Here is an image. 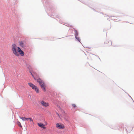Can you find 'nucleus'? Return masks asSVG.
Instances as JSON below:
<instances>
[{
  "instance_id": "7",
  "label": "nucleus",
  "mask_w": 134,
  "mask_h": 134,
  "mask_svg": "<svg viewBox=\"0 0 134 134\" xmlns=\"http://www.w3.org/2000/svg\"><path fill=\"white\" fill-rule=\"evenodd\" d=\"M38 125L40 127L44 129L46 128V127H44V125L42 123H38Z\"/></svg>"
},
{
  "instance_id": "9",
  "label": "nucleus",
  "mask_w": 134,
  "mask_h": 134,
  "mask_svg": "<svg viewBox=\"0 0 134 134\" xmlns=\"http://www.w3.org/2000/svg\"><path fill=\"white\" fill-rule=\"evenodd\" d=\"M20 118L23 121L27 120H28V119H27V118H25V117H20Z\"/></svg>"
},
{
  "instance_id": "8",
  "label": "nucleus",
  "mask_w": 134,
  "mask_h": 134,
  "mask_svg": "<svg viewBox=\"0 0 134 134\" xmlns=\"http://www.w3.org/2000/svg\"><path fill=\"white\" fill-rule=\"evenodd\" d=\"M19 45L22 48H23L24 47V43L23 41H20L19 42Z\"/></svg>"
},
{
  "instance_id": "12",
  "label": "nucleus",
  "mask_w": 134,
  "mask_h": 134,
  "mask_svg": "<svg viewBox=\"0 0 134 134\" xmlns=\"http://www.w3.org/2000/svg\"><path fill=\"white\" fill-rule=\"evenodd\" d=\"M27 119H28V120H29L30 121H32V122H33V121L32 119L31 118H27Z\"/></svg>"
},
{
  "instance_id": "5",
  "label": "nucleus",
  "mask_w": 134,
  "mask_h": 134,
  "mask_svg": "<svg viewBox=\"0 0 134 134\" xmlns=\"http://www.w3.org/2000/svg\"><path fill=\"white\" fill-rule=\"evenodd\" d=\"M30 72L31 73V74L34 78V79L35 80H37V79L39 77V75L35 72H33L34 73L33 74L31 71H30Z\"/></svg>"
},
{
  "instance_id": "10",
  "label": "nucleus",
  "mask_w": 134,
  "mask_h": 134,
  "mask_svg": "<svg viewBox=\"0 0 134 134\" xmlns=\"http://www.w3.org/2000/svg\"><path fill=\"white\" fill-rule=\"evenodd\" d=\"M17 124L19 126H20L21 127H22V126L21 125L20 122L19 121H18Z\"/></svg>"
},
{
  "instance_id": "11",
  "label": "nucleus",
  "mask_w": 134,
  "mask_h": 134,
  "mask_svg": "<svg viewBox=\"0 0 134 134\" xmlns=\"http://www.w3.org/2000/svg\"><path fill=\"white\" fill-rule=\"evenodd\" d=\"M72 105L74 108H75L76 107V105L75 104H72Z\"/></svg>"
},
{
  "instance_id": "1",
  "label": "nucleus",
  "mask_w": 134,
  "mask_h": 134,
  "mask_svg": "<svg viewBox=\"0 0 134 134\" xmlns=\"http://www.w3.org/2000/svg\"><path fill=\"white\" fill-rule=\"evenodd\" d=\"M12 51L14 55L18 57L20 55L23 56L24 55V52L21 49L20 47H18L15 44H13L11 46Z\"/></svg>"
},
{
  "instance_id": "6",
  "label": "nucleus",
  "mask_w": 134,
  "mask_h": 134,
  "mask_svg": "<svg viewBox=\"0 0 134 134\" xmlns=\"http://www.w3.org/2000/svg\"><path fill=\"white\" fill-rule=\"evenodd\" d=\"M40 102L43 106L47 107L49 106V104L48 103H47L43 100L40 101Z\"/></svg>"
},
{
  "instance_id": "13",
  "label": "nucleus",
  "mask_w": 134,
  "mask_h": 134,
  "mask_svg": "<svg viewBox=\"0 0 134 134\" xmlns=\"http://www.w3.org/2000/svg\"><path fill=\"white\" fill-rule=\"evenodd\" d=\"M108 43H109L110 45H111L112 44V43L110 41H109L108 42Z\"/></svg>"
},
{
  "instance_id": "14",
  "label": "nucleus",
  "mask_w": 134,
  "mask_h": 134,
  "mask_svg": "<svg viewBox=\"0 0 134 134\" xmlns=\"http://www.w3.org/2000/svg\"><path fill=\"white\" fill-rule=\"evenodd\" d=\"M46 125H47V122H46Z\"/></svg>"
},
{
  "instance_id": "3",
  "label": "nucleus",
  "mask_w": 134,
  "mask_h": 134,
  "mask_svg": "<svg viewBox=\"0 0 134 134\" xmlns=\"http://www.w3.org/2000/svg\"><path fill=\"white\" fill-rule=\"evenodd\" d=\"M28 84L32 88V89L34 90H35L37 93H38L39 92V90L36 86L34 85L31 83H29Z\"/></svg>"
},
{
  "instance_id": "4",
  "label": "nucleus",
  "mask_w": 134,
  "mask_h": 134,
  "mask_svg": "<svg viewBox=\"0 0 134 134\" xmlns=\"http://www.w3.org/2000/svg\"><path fill=\"white\" fill-rule=\"evenodd\" d=\"M56 127L59 129H64L65 128L64 124L61 123H57L56 124Z\"/></svg>"
},
{
  "instance_id": "2",
  "label": "nucleus",
  "mask_w": 134,
  "mask_h": 134,
  "mask_svg": "<svg viewBox=\"0 0 134 134\" xmlns=\"http://www.w3.org/2000/svg\"><path fill=\"white\" fill-rule=\"evenodd\" d=\"M37 82L39 83L43 91L44 92H45L46 91L45 88V85L44 82L40 78L37 79Z\"/></svg>"
}]
</instances>
